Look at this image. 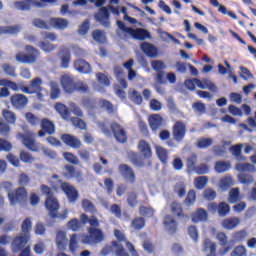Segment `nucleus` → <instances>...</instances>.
Masks as SVG:
<instances>
[{
  "mask_svg": "<svg viewBox=\"0 0 256 256\" xmlns=\"http://www.w3.org/2000/svg\"><path fill=\"white\" fill-rule=\"evenodd\" d=\"M119 17L121 15V7H119V0H110V5L106 7H101L99 12L95 14V19L98 23L103 25V27H109L111 21L109 20L110 14Z\"/></svg>",
  "mask_w": 256,
  "mask_h": 256,
  "instance_id": "obj_1",
  "label": "nucleus"
},
{
  "mask_svg": "<svg viewBox=\"0 0 256 256\" xmlns=\"http://www.w3.org/2000/svg\"><path fill=\"white\" fill-rule=\"evenodd\" d=\"M117 26L121 31L119 35H123L124 39H137L138 41H145V39H148L149 37V32L146 30L127 27L121 20L117 21Z\"/></svg>",
  "mask_w": 256,
  "mask_h": 256,
  "instance_id": "obj_2",
  "label": "nucleus"
},
{
  "mask_svg": "<svg viewBox=\"0 0 256 256\" xmlns=\"http://www.w3.org/2000/svg\"><path fill=\"white\" fill-rule=\"evenodd\" d=\"M45 207L53 219H67V215H69L68 210H64L62 214L57 213L59 211V201L55 196H49L46 198Z\"/></svg>",
  "mask_w": 256,
  "mask_h": 256,
  "instance_id": "obj_3",
  "label": "nucleus"
},
{
  "mask_svg": "<svg viewBox=\"0 0 256 256\" xmlns=\"http://www.w3.org/2000/svg\"><path fill=\"white\" fill-rule=\"evenodd\" d=\"M103 239H105L103 231L98 228L90 227L88 228V235L82 237V243L87 245H97V243H101Z\"/></svg>",
  "mask_w": 256,
  "mask_h": 256,
  "instance_id": "obj_4",
  "label": "nucleus"
},
{
  "mask_svg": "<svg viewBox=\"0 0 256 256\" xmlns=\"http://www.w3.org/2000/svg\"><path fill=\"white\" fill-rule=\"evenodd\" d=\"M26 51L27 54L23 52L16 54V61H18V63L26 64L35 63V61H37V55H39V51H37V49L33 48L32 46H26Z\"/></svg>",
  "mask_w": 256,
  "mask_h": 256,
  "instance_id": "obj_5",
  "label": "nucleus"
},
{
  "mask_svg": "<svg viewBox=\"0 0 256 256\" xmlns=\"http://www.w3.org/2000/svg\"><path fill=\"white\" fill-rule=\"evenodd\" d=\"M33 3L36 7H45L43 3H55V0H40V2H34L33 0L16 1L14 2V8L18 9V11H29Z\"/></svg>",
  "mask_w": 256,
  "mask_h": 256,
  "instance_id": "obj_6",
  "label": "nucleus"
},
{
  "mask_svg": "<svg viewBox=\"0 0 256 256\" xmlns=\"http://www.w3.org/2000/svg\"><path fill=\"white\" fill-rule=\"evenodd\" d=\"M8 199L11 205L25 203L27 201V190L24 187H20L15 192H8Z\"/></svg>",
  "mask_w": 256,
  "mask_h": 256,
  "instance_id": "obj_7",
  "label": "nucleus"
},
{
  "mask_svg": "<svg viewBox=\"0 0 256 256\" xmlns=\"http://www.w3.org/2000/svg\"><path fill=\"white\" fill-rule=\"evenodd\" d=\"M112 133L118 143H127V131L118 123L111 124Z\"/></svg>",
  "mask_w": 256,
  "mask_h": 256,
  "instance_id": "obj_8",
  "label": "nucleus"
},
{
  "mask_svg": "<svg viewBox=\"0 0 256 256\" xmlns=\"http://www.w3.org/2000/svg\"><path fill=\"white\" fill-rule=\"evenodd\" d=\"M18 139H22L23 145L30 149V151H37V144L35 143V133L27 132L26 134H18Z\"/></svg>",
  "mask_w": 256,
  "mask_h": 256,
  "instance_id": "obj_9",
  "label": "nucleus"
},
{
  "mask_svg": "<svg viewBox=\"0 0 256 256\" xmlns=\"http://www.w3.org/2000/svg\"><path fill=\"white\" fill-rule=\"evenodd\" d=\"M187 133V126H185V123L181 121H176L173 126V137L175 141H183L185 139V135Z\"/></svg>",
  "mask_w": 256,
  "mask_h": 256,
  "instance_id": "obj_10",
  "label": "nucleus"
},
{
  "mask_svg": "<svg viewBox=\"0 0 256 256\" xmlns=\"http://www.w3.org/2000/svg\"><path fill=\"white\" fill-rule=\"evenodd\" d=\"M41 129L38 132V137H45L46 133L53 135L55 133V124L51 120L44 118L41 121Z\"/></svg>",
  "mask_w": 256,
  "mask_h": 256,
  "instance_id": "obj_11",
  "label": "nucleus"
},
{
  "mask_svg": "<svg viewBox=\"0 0 256 256\" xmlns=\"http://www.w3.org/2000/svg\"><path fill=\"white\" fill-rule=\"evenodd\" d=\"M28 241L29 235L27 234H21L20 236H17L12 242L13 253H19V251H21V249L27 245Z\"/></svg>",
  "mask_w": 256,
  "mask_h": 256,
  "instance_id": "obj_12",
  "label": "nucleus"
},
{
  "mask_svg": "<svg viewBox=\"0 0 256 256\" xmlns=\"http://www.w3.org/2000/svg\"><path fill=\"white\" fill-rule=\"evenodd\" d=\"M62 190L68 197V201L70 203H75L77 199H79V192H77V189L75 187L71 186L69 183H62L61 185Z\"/></svg>",
  "mask_w": 256,
  "mask_h": 256,
  "instance_id": "obj_13",
  "label": "nucleus"
},
{
  "mask_svg": "<svg viewBox=\"0 0 256 256\" xmlns=\"http://www.w3.org/2000/svg\"><path fill=\"white\" fill-rule=\"evenodd\" d=\"M11 104L15 109H23V107H27L29 103V99L23 94H14L11 96Z\"/></svg>",
  "mask_w": 256,
  "mask_h": 256,
  "instance_id": "obj_14",
  "label": "nucleus"
},
{
  "mask_svg": "<svg viewBox=\"0 0 256 256\" xmlns=\"http://www.w3.org/2000/svg\"><path fill=\"white\" fill-rule=\"evenodd\" d=\"M60 83L65 93H75V81L69 75H63L60 78Z\"/></svg>",
  "mask_w": 256,
  "mask_h": 256,
  "instance_id": "obj_15",
  "label": "nucleus"
},
{
  "mask_svg": "<svg viewBox=\"0 0 256 256\" xmlns=\"http://www.w3.org/2000/svg\"><path fill=\"white\" fill-rule=\"evenodd\" d=\"M61 139L65 145L72 147V149H79L82 145L81 140L71 134H64L61 136Z\"/></svg>",
  "mask_w": 256,
  "mask_h": 256,
  "instance_id": "obj_16",
  "label": "nucleus"
},
{
  "mask_svg": "<svg viewBox=\"0 0 256 256\" xmlns=\"http://www.w3.org/2000/svg\"><path fill=\"white\" fill-rule=\"evenodd\" d=\"M140 49L147 55V57H151V59H155V57L159 55L157 47L149 42L142 43Z\"/></svg>",
  "mask_w": 256,
  "mask_h": 256,
  "instance_id": "obj_17",
  "label": "nucleus"
},
{
  "mask_svg": "<svg viewBox=\"0 0 256 256\" xmlns=\"http://www.w3.org/2000/svg\"><path fill=\"white\" fill-rule=\"evenodd\" d=\"M119 173L130 183H135V172H133V169H131V167H129L127 164H122L119 166Z\"/></svg>",
  "mask_w": 256,
  "mask_h": 256,
  "instance_id": "obj_18",
  "label": "nucleus"
},
{
  "mask_svg": "<svg viewBox=\"0 0 256 256\" xmlns=\"http://www.w3.org/2000/svg\"><path fill=\"white\" fill-rule=\"evenodd\" d=\"M49 23L50 29H60L61 31H64V29L69 27V21L65 18H51Z\"/></svg>",
  "mask_w": 256,
  "mask_h": 256,
  "instance_id": "obj_19",
  "label": "nucleus"
},
{
  "mask_svg": "<svg viewBox=\"0 0 256 256\" xmlns=\"http://www.w3.org/2000/svg\"><path fill=\"white\" fill-rule=\"evenodd\" d=\"M74 69H76L78 73H83L84 75H87L91 72V64L83 59H78L74 61Z\"/></svg>",
  "mask_w": 256,
  "mask_h": 256,
  "instance_id": "obj_20",
  "label": "nucleus"
},
{
  "mask_svg": "<svg viewBox=\"0 0 256 256\" xmlns=\"http://www.w3.org/2000/svg\"><path fill=\"white\" fill-rule=\"evenodd\" d=\"M202 251L203 253H206V256H217V244L209 239H206L203 242Z\"/></svg>",
  "mask_w": 256,
  "mask_h": 256,
  "instance_id": "obj_21",
  "label": "nucleus"
},
{
  "mask_svg": "<svg viewBox=\"0 0 256 256\" xmlns=\"http://www.w3.org/2000/svg\"><path fill=\"white\" fill-rule=\"evenodd\" d=\"M164 227L170 235L177 232V221L173 219V216L167 215L164 217Z\"/></svg>",
  "mask_w": 256,
  "mask_h": 256,
  "instance_id": "obj_22",
  "label": "nucleus"
},
{
  "mask_svg": "<svg viewBox=\"0 0 256 256\" xmlns=\"http://www.w3.org/2000/svg\"><path fill=\"white\" fill-rule=\"evenodd\" d=\"M148 121L152 131H157V129L163 125V117H161L159 114L151 115Z\"/></svg>",
  "mask_w": 256,
  "mask_h": 256,
  "instance_id": "obj_23",
  "label": "nucleus"
},
{
  "mask_svg": "<svg viewBox=\"0 0 256 256\" xmlns=\"http://www.w3.org/2000/svg\"><path fill=\"white\" fill-rule=\"evenodd\" d=\"M239 223H241V219L237 217L226 218L222 221V227L228 231H231L232 229H235Z\"/></svg>",
  "mask_w": 256,
  "mask_h": 256,
  "instance_id": "obj_24",
  "label": "nucleus"
},
{
  "mask_svg": "<svg viewBox=\"0 0 256 256\" xmlns=\"http://www.w3.org/2000/svg\"><path fill=\"white\" fill-rule=\"evenodd\" d=\"M68 239H67V233L65 231H59L56 234V245L60 251H63L65 249V245H67Z\"/></svg>",
  "mask_w": 256,
  "mask_h": 256,
  "instance_id": "obj_25",
  "label": "nucleus"
},
{
  "mask_svg": "<svg viewBox=\"0 0 256 256\" xmlns=\"http://www.w3.org/2000/svg\"><path fill=\"white\" fill-rule=\"evenodd\" d=\"M60 55H61V67H63V69H68L69 63L71 62V52H69V49L67 48H62L60 51Z\"/></svg>",
  "mask_w": 256,
  "mask_h": 256,
  "instance_id": "obj_26",
  "label": "nucleus"
},
{
  "mask_svg": "<svg viewBox=\"0 0 256 256\" xmlns=\"http://www.w3.org/2000/svg\"><path fill=\"white\" fill-rule=\"evenodd\" d=\"M198 83L199 89H209V91H212L213 93H217V86L211 80L209 79H203L196 81Z\"/></svg>",
  "mask_w": 256,
  "mask_h": 256,
  "instance_id": "obj_27",
  "label": "nucleus"
},
{
  "mask_svg": "<svg viewBox=\"0 0 256 256\" xmlns=\"http://www.w3.org/2000/svg\"><path fill=\"white\" fill-rule=\"evenodd\" d=\"M236 171H239L240 173H256L255 165L251 163H238L235 166Z\"/></svg>",
  "mask_w": 256,
  "mask_h": 256,
  "instance_id": "obj_28",
  "label": "nucleus"
},
{
  "mask_svg": "<svg viewBox=\"0 0 256 256\" xmlns=\"http://www.w3.org/2000/svg\"><path fill=\"white\" fill-rule=\"evenodd\" d=\"M138 149L147 159H149V157L153 155V152L151 151V146H149V143H147L145 140H141L139 142Z\"/></svg>",
  "mask_w": 256,
  "mask_h": 256,
  "instance_id": "obj_29",
  "label": "nucleus"
},
{
  "mask_svg": "<svg viewBox=\"0 0 256 256\" xmlns=\"http://www.w3.org/2000/svg\"><path fill=\"white\" fill-rule=\"evenodd\" d=\"M214 169L216 173H226V171L231 169V163L229 161H217Z\"/></svg>",
  "mask_w": 256,
  "mask_h": 256,
  "instance_id": "obj_30",
  "label": "nucleus"
},
{
  "mask_svg": "<svg viewBox=\"0 0 256 256\" xmlns=\"http://www.w3.org/2000/svg\"><path fill=\"white\" fill-rule=\"evenodd\" d=\"M43 84V80H41V78L37 77L34 78L31 82H30V89L32 91H34V93H38V98L41 99L42 95H41V85Z\"/></svg>",
  "mask_w": 256,
  "mask_h": 256,
  "instance_id": "obj_31",
  "label": "nucleus"
},
{
  "mask_svg": "<svg viewBox=\"0 0 256 256\" xmlns=\"http://www.w3.org/2000/svg\"><path fill=\"white\" fill-rule=\"evenodd\" d=\"M114 73L121 87H123V89H127V81H125V78L123 77V68H121V66H115Z\"/></svg>",
  "mask_w": 256,
  "mask_h": 256,
  "instance_id": "obj_32",
  "label": "nucleus"
},
{
  "mask_svg": "<svg viewBox=\"0 0 256 256\" xmlns=\"http://www.w3.org/2000/svg\"><path fill=\"white\" fill-rule=\"evenodd\" d=\"M248 235H249V233L247 232V230L242 229V230L236 231L233 234L232 239H233L234 243H243V241H245V239H247Z\"/></svg>",
  "mask_w": 256,
  "mask_h": 256,
  "instance_id": "obj_33",
  "label": "nucleus"
},
{
  "mask_svg": "<svg viewBox=\"0 0 256 256\" xmlns=\"http://www.w3.org/2000/svg\"><path fill=\"white\" fill-rule=\"evenodd\" d=\"M192 221L193 223H199V221H207V211L204 209H198L193 215H192Z\"/></svg>",
  "mask_w": 256,
  "mask_h": 256,
  "instance_id": "obj_34",
  "label": "nucleus"
},
{
  "mask_svg": "<svg viewBox=\"0 0 256 256\" xmlns=\"http://www.w3.org/2000/svg\"><path fill=\"white\" fill-rule=\"evenodd\" d=\"M235 181L233 180V177L231 176H225L223 177L219 182V187L222 191H227L231 185H234Z\"/></svg>",
  "mask_w": 256,
  "mask_h": 256,
  "instance_id": "obj_35",
  "label": "nucleus"
},
{
  "mask_svg": "<svg viewBox=\"0 0 256 256\" xmlns=\"http://www.w3.org/2000/svg\"><path fill=\"white\" fill-rule=\"evenodd\" d=\"M19 31H21V27L19 26L0 27V35H15V33H19Z\"/></svg>",
  "mask_w": 256,
  "mask_h": 256,
  "instance_id": "obj_36",
  "label": "nucleus"
},
{
  "mask_svg": "<svg viewBox=\"0 0 256 256\" xmlns=\"http://www.w3.org/2000/svg\"><path fill=\"white\" fill-rule=\"evenodd\" d=\"M211 145H213V138L202 137L196 142V147H198V149H208Z\"/></svg>",
  "mask_w": 256,
  "mask_h": 256,
  "instance_id": "obj_37",
  "label": "nucleus"
},
{
  "mask_svg": "<svg viewBox=\"0 0 256 256\" xmlns=\"http://www.w3.org/2000/svg\"><path fill=\"white\" fill-rule=\"evenodd\" d=\"M61 95V89L59 84L55 81H50V97L51 99H57Z\"/></svg>",
  "mask_w": 256,
  "mask_h": 256,
  "instance_id": "obj_38",
  "label": "nucleus"
},
{
  "mask_svg": "<svg viewBox=\"0 0 256 256\" xmlns=\"http://www.w3.org/2000/svg\"><path fill=\"white\" fill-rule=\"evenodd\" d=\"M69 249L72 255H77V250L79 249V242L77 241V234H72L70 236Z\"/></svg>",
  "mask_w": 256,
  "mask_h": 256,
  "instance_id": "obj_39",
  "label": "nucleus"
},
{
  "mask_svg": "<svg viewBox=\"0 0 256 256\" xmlns=\"http://www.w3.org/2000/svg\"><path fill=\"white\" fill-rule=\"evenodd\" d=\"M2 116L4 117L5 121L9 123V125H15L17 121V116L11 110H3Z\"/></svg>",
  "mask_w": 256,
  "mask_h": 256,
  "instance_id": "obj_40",
  "label": "nucleus"
},
{
  "mask_svg": "<svg viewBox=\"0 0 256 256\" xmlns=\"http://www.w3.org/2000/svg\"><path fill=\"white\" fill-rule=\"evenodd\" d=\"M207 183H209V178L207 176H198L194 179L196 189H205Z\"/></svg>",
  "mask_w": 256,
  "mask_h": 256,
  "instance_id": "obj_41",
  "label": "nucleus"
},
{
  "mask_svg": "<svg viewBox=\"0 0 256 256\" xmlns=\"http://www.w3.org/2000/svg\"><path fill=\"white\" fill-rule=\"evenodd\" d=\"M55 109L59 115H61L62 119H69V110L67 106L61 103H56Z\"/></svg>",
  "mask_w": 256,
  "mask_h": 256,
  "instance_id": "obj_42",
  "label": "nucleus"
},
{
  "mask_svg": "<svg viewBox=\"0 0 256 256\" xmlns=\"http://www.w3.org/2000/svg\"><path fill=\"white\" fill-rule=\"evenodd\" d=\"M238 181H240L242 185H251V183L255 181V178H253L251 174L240 173L238 174Z\"/></svg>",
  "mask_w": 256,
  "mask_h": 256,
  "instance_id": "obj_43",
  "label": "nucleus"
},
{
  "mask_svg": "<svg viewBox=\"0 0 256 256\" xmlns=\"http://www.w3.org/2000/svg\"><path fill=\"white\" fill-rule=\"evenodd\" d=\"M82 227L83 224L77 218H73L67 223V229L70 231H79Z\"/></svg>",
  "mask_w": 256,
  "mask_h": 256,
  "instance_id": "obj_44",
  "label": "nucleus"
},
{
  "mask_svg": "<svg viewBox=\"0 0 256 256\" xmlns=\"http://www.w3.org/2000/svg\"><path fill=\"white\" fill-rule=\"evenodd\" d=\"M192 109L196 115H204V113H207V107L202 102L192 104Z\"/></svg>",
  "mask_w": 256,
  "mask_h": 256,
  "instance_id": "obj_45",
  "label": "nucleus"
},
{
  "mask_svg": "<svg viewBox=\"0 0 256 256\" xmlns=\"http://www.w3.org/2000/svg\"><path fill=\"white\" fill-rule=\"evenodd\" d=\"M129 98L136 105H141V103H143V96H141V93L137 92V90H130Z\"/></svg>",
  "mask_w": 256,
  "mask_h": 256,
  "instance_id": "obj_46",
  "label": "nucleus"
},
{
  "mask_svg": "<svg viewBox=\"0 0 256 256\" xmlns=\"http://www.w3.org/2000/svg\"><path fill=\"white\" fill-rule=\"evenodd\" d=\"M98 107H100V109H104L109 113H113L115 111V107H113V104L105 99H102L98 102Z\"/></svg>",
  "mask_w": 256,
  "mask_h": 256,
  "instance_id": "obj_47",
  "label": "nucleus"
},
{
  "mask_svg": "<svg viewBox=\"0 0 256 256\" xmlns=\"http://www.w3.org/2000/svg\"><path fill=\"white\" fill-rule=\"evenodd\" d=\"M32 25H34V27H37L38 29H51V23H49V20L45 22L44 20L35 18L32 21Z\"/></svg>",
  "mask_w": 256,
  "mask_h": 256,
  "instance_id": "obj_48",
  "label": "nucleus"
},
{
  "mask_svg": "<svg viewBox=\"0 0 256 256\" xmlns=\"http://www.w3.org/2000/svg\"><path fill=\"white\" fill-rule=\"evenodd\" d=\"M231 211V207H229V204H227L226 202H221L218 205V215L220 217H225L226 215H229Z\"/></svg>",
  "mask_w": 256,
  "mask_h": 256,
  "instance_id": "obj_49",
  "label": "nucleus"
},
{
  "mask_svg": "<svg viewBox=\"0 0 256 256\" xmlns=\"http://www.w3.org/2000/svg\"><path fill=\"white\" fill-rule=\"evenodd\" d=\"M155 149H156L157 157L160 159V161H162V163H167V157H168L167 150L161 146H156Z\"/></svg>",
  "mask_w": 256,
  "mask_h": 256,
  "instance_id": "obj_50",
  "label": "nucleus"
},
{
  "mask_svg": "<svg viewBox=\"0 0 256 256\" xmlns=\"http://www.w3.org/2000/svg\"><path fill=\"white\" fill-rule=\"evenodd\" d=\"M92 37L96 43H105L107 41V37H105V33L101 30H95L92 33Z\"/></svg>",
  "mask_w": 256,
  "mask_h": 256,
  "instance_id": "obj_51",
  "label": "nucleus"
},
{
  "mask_svg": "<svg viewBox=\"0 0 256 256\" xmlns=\"http://www.w3.org/2000/svg\"><path fill=\"white\" fill-rule=\"evenodd\" d=\"M243 148V144H238L231 147V153L236 157L237 161H243V157L241 155V149Z\"/></svg>",
  "mask_w": 256,
  "mask_h": 256,
  "instance_id": "obj_52",
  "label": "nucleus"
},
{
  "mask_svg": "<svg viewBox=\"0 0 256 256\" xmlns=\"http://www.w3.org/2000/svg\"><path fill=\"white\" fill-rule=\"evenodd\" d=\"M39 47L45 53H51V51H55V49H57V45H54L50 42H45V41L41 42Z\"/></svg>",
  "mask_w": 256,
  "mask_h": 256,
  "instance_id": "obj_53",
  "label": "nucleus"
},
{
  "mask_svg": "<svg viewBox=\"0 0 256 256\" xmlns=\"http://www.w3.org/2000/svg\"><path fill=\"white\" fill-rule=\"evenodd\" d=\"M114 253L116 256H129L125 248L119 242H114Z\"/></svg>",
  "mask_w": 256,
  "mask_h": 256,
  "instance_id": "obj_54",
  "label": "nucleus"
},
{
  "mask_svg": "<svg viewBox=\"0 0 256 256\" xmlns=\"http://www.w3.org/2000/svg\"><path fill=\"white\" fill-rule=\"evenodd\" d=\"M230 256H247V248L243 245L236 246Z\"/></svg>",
  "mask_w": 256,
  "mask_h": 256,
  "instance_id": "obj_55",
  "label": "nucleus"
},
{
  "mask_svg": "<svg viewBox=\"0 0 256 256\" xmlns=\"http://www.w3.org/2000/svg\"><path fill=\"white\" fill-rule=\"evenodd\" d=\"M171 211L174 215H177V217H184L185 215L183 214V208L181 207V204L177 202H173L171 204Z\"/></svg>",
  "mask_w": 256,
  "mask_h": 256,
  "instance_id": "obj_56",
  "label": "nucleus"
},
{
  "mask_svg": "<svg viewBox=\"0 0 256 256\" xmlns=\"http://www.w3.org/2000/svg\"><path fill=\"white\" fill-rule=\"evenodd\" d=\"M240 77L244 79V81H249V79H253V73H251L247 67L240 66Z\"/></svg>",
  "mask_w": 256,
  "mask_h": 256,
  "instance_id": "obj_57",
  "label": "nucleus"
},
{
  "mask_svg": "<svg viewBox=\"0 0 256 256\" xmlns=\"http://www.w3.org/2000/svg\"><path fill=\"white\" fill-rule=\"evenodd\" d=\"M203 197L206 201H213L217 197V192L211 188H207L203 192Z\"/></svg>",
  "mask_w": 256,
  "mask_h": 256,
  "instance_id": "obj_58",
  "label": "nucleus"
},
{
  "mask_svg": "<svg viewBox=\"0 0 256 256\" xmlns=\"http://www.w3.org/2000/svg\"><path fill=\"white\" fill-rule=\"evenodd\" d=\"M229 203H237L239 201V188H233L229 192Z\"/></svg>",
  "mask_w": 256,
  "mask_h": 256,
  "instance_id": "obj_59",
  "label": "nucleus"
},
{
  "mask_svg": "<svg viewBox=\"0 0 256 256\" xmlns=\"http://www.w3.org/2000/svg\"><path fill=\"white\" fill-rule=\"evenodd\" d=\"M82 207L84 209V211L88 212V213H95L96 209H95V205H93V202L84 199L82 201Z\"/></svg>",
  "mask_w": 256,
  "mask_h": 256,
  "instance_id": "obj_60",
  "label": "nucleus"
},
{
  "mask_svg": "<svg viewBox=\"0 0 256 256\" xmlns=\"http://www.w3.org/2000/svg\"><path fill=\"white\" fill-rule=\"evenodd\" d=\"M63 157L68 161V163H72V165H79V158H77L73 153L65 152Z\"/></svg>",
  "mask_w": 256,
  "mask_h": 256,
  "instance_id": "obj_61",
  "label": "nucleus"
},
{
  "mask_svg": "<svg viewBox=\"0 0 256 256\" xmlns=\"http://www.w3.org/2000/svg\"><path fill=\"white\" fill-rule=\"evenodd\" d=\"M127 203L130 207H137V204H138L137 193L135 192L128 193Z\"/></svg>",
  "mask_w": 256,
  "mask_h": 256,
  "instance_id": "obj_62",
  "label": "nucleus"
},
{
  "mask_svg": "<svg viewBox=\"0 0 256 256\" xmlns=\"http://www.w3.org/2000/svg\"><path fill=\"white\" fill-rule=\"evenodd\" d=\"M194 171L197 173V175H207V173H209V165L202 163L196 166Z\"/></svg>",
  "mask_w": 256,
  "mask_h": 256,
  "instance_id": "obj_63",
  "label": "nucleus"
},
{
  "mask_svg": "<svg viewBox=\"0 0 256 256\" xmlns=\"http://www.w3.org/2000/svg\"><path fill=\"white\" fill-rule=\"evenodd\" d=\"M195 165H197V154H192L187 159V167L190 169V171H193L196 169Z\"/></svg>",
  "mask_w": 256,
  "mask_h": 256,
  "instance_id": "obj_64",
  "label": "nucleus"
}]
</instances>
